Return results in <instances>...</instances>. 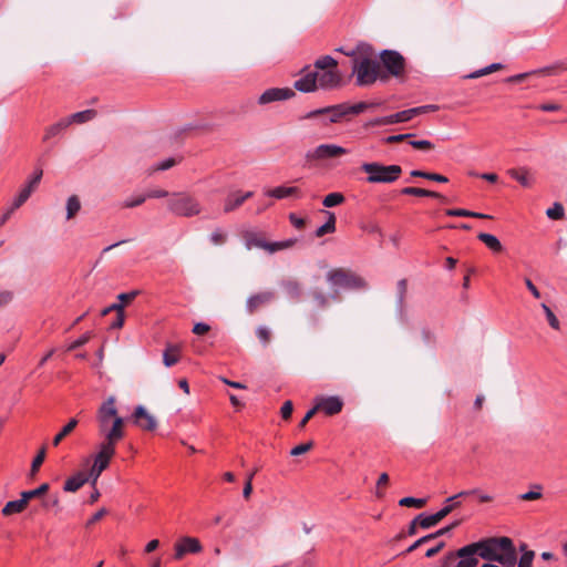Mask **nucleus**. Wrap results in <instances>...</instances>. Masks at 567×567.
Masks as SVG:
<instances>
[{
    "mask_svg": "<svg viewBox=\"0 0 567 567\" xmlns=\"http://www.w3.org/2000/svg\"><path fill=\"white\" fill-rule=\"evenodd\" d=\"M344 53L352 59V74L355 75L359 86L371 85L378 79L388 80V74L382 70L381 63L370 45H358L355 50Z\"/></svg>",
    "mask_w": 567,
    "mask_h": 567,
    "instance_id": "1",
    "label": "nucleus"
},
{
    "mask_svg": "<svg viewBox=\"0 0 567 567\" xmlns=\"http://www.w3.org/2000/svg\"><path fill=\"white\" fill-rule=\"evenodd\" d=\"M327 279L332 286L348 289H361L367 286L363 278L346 268L330 270L327 275Z\"/></svg>",
    "mask_w": 567,
    "mask_h": 567,
    "instance_id": "8",
    "label": "nucleus"
},
{
    "mask_svg": "<svg viewBox=\"0 0 567 567\" xmlns=\"http://www.w3.org/2000/svg\"><path fill=\"white\" fill-rule=\"evenodd\" d=\"M92 338V333L91 332H86L85 334H83L81 338H79L78 340L73 341L69 347H68V351H73L82 346H84L85 343H87L90 341V339Z\"/></svg>",
    "mask_w": 567,
    "mask_h": 567,
    "instance_id": "51",
    "label": "nucleus"
},
{
    "mask_svg": "<svg viewBox=\"0 0 567 567\" xmlns=\"http://www.w3.org/2000/svg\"><path fill=\"white\" fill-rule=\"evenodd\" d=\"M45 460V446H42L31 464V475H34Z\"/></svg>",
    "mask_w": 567,
    "mask_h": 567,
    "instance_id": "45",
    "label": "nucleus"
},
{
    "mask_svg": "<svg viewBox=\"0 0 567 567\" xmlns=\"http://www.w3.org/2000/svg\"><path fill=\"white\" fill-rule=\"evenodd\" d=\"M477 493V489H471V491H462L451 497H449L446 499V502L449 503L447 505H445L444 507H450L451 508V513L455 509V508H458L461 506V502L458 501V498H463V497H466V496H470V495H474Z\"/></svg>",
    "mask_w": 567,
    "mask_h": 567,
    "instance_id": "36",
    "label": "nucleus"
},
{
    "mask_svg": "<svg viewBox=\"0 0 567 567\" xmlns=\"http://www.w3.org/2000/svg\"><path fill=\"white\" fill-rule=\"evenodd\" d=\"M95 116H96V111L90 109V110L76 112V113L72 114L71 116L64 117V118L68 122V125L70 126L72 123L82 124V123L92 121L93 118H95Z\"/></svg>",
    "mask_w": 567,
    "mask_h": 567,
    "instance_id": "25",
    "label": "nucleus"
},
{
    "mask_svg": "<svg viewBox=\"0 0 567 567\" xmlns=\"http://www.w3.org/2000/svg\"><path fill=\"white\" fill-rule=\"evenodd\" d=\"M372 105L373 104H369L365 102H359L354 105L347 104L348 115L360 114V113L364 112L365 110H368Z\"/></svg>",
    "mask_w": 567,
    "mask_h": 567,
    "instance_id": "47",
    "label": "nucleus"
},
{
    "mask_svg": "<svg viewBox=\"0 0 567 567\" xmlns=\"http://www.w3.org/2000/svg\"><path fill=\"white\" fill-rule=\"evenodd\" d=\"M318 72L308 71L302 78L295 81L293 87L300 92L309 93L318 89Z\"/></svg>",
    "mask_w": 567,
    "mask_h": 567,
    "instance_id": "21",
    "label": "nucleus"
},
{
    "mask_svg": "<svg viewBox=\"0 0 567 567\" xmlns=\"http://www.w3.org/2000/svg\"><path fill=\"white\" fill-rule=\"evenodd\" d=\"M360 169L367 174L365 181L369 184H392L402 174L400 165H384L379 162H364L361 164Z\"/></svg>",
    "mask_w": 567,
    "mask_h": 567,
    "instance_id": "4",
    "label": "nucleus"
},
{
    "mask_svg": "<svg viewBox=\"0 0 567 567\" xmlns=\"http://www.w3.org/2000/svg\"><path fill=\"white\" fill-rule=\"evenodd\" d=\"M548 218L554 220L563 219L565 216L564 206L560 203H555L550 208L546 210Z\"/></svg>",
    "mask_w": 567,
    "mask_h": 567,
    "instance_id": "40",
    "label": "nucleus"
},
{
    "mask_svg": "<svg viewBox=\"0 0 567 567\" xmlns=\"http://www.w3.org/2000/svg\"><path fill=\"white\" fill-rule=\"evenodd\" d=\"M13 299V293L11 291L4 290L0 291V308L6 307Z\"/></svg>",
    "mask_w": 567,
    "mask_h": 567,
    "instance_id": "64",
    "label": "nucleus"
},
{
    "mask_svg": "<svg viewBox=\"0 0 567 567\" xmlns=\"http://www.w3.org/2000/svg\"><path fill=\"white\" fill-rule=\"evenodd\" d=\"M27 501L21 496L20 499L8 502L2 508V514L4 516H9L16 513H21L27 507Z\"/></svg>",
    "mask_w": 567,
    "mask_h": 567,
    "instance_id": "32",
    "label": "nucleus"
},
{
    "mask_svg": "<svg viewBox=\"0 0 567 567\" xmlns=\"http://www.w3.org/2000/svg\"><path fill=\"white\" fill-rule=\"evenodd\" d=\"M168 209L184 217L196 216L202 208L198 200L188 193H174L167 202Z\"/></svg>",
    "mask_w": 567,
    "mask_h": 567,
    "instance_id": "6",
    "label": "nucleus"
},
{
    "mask_svg": "<svg viewBox=\"0 0 567 567\" xmlns=\"http://www.w3.org/2000/svg\"><path fill=\"white\" fill-rule=\"evenodd\" d=\"M258 472V468H254L251 472L247 473L246 482L243 489V496L245 499H249L252 493V478Z\"/></svg>",
    "mask_w": 567,
    "mask_h": 567,
    "instance_id": "42",
    "label": "nucleus"
},
{
    "mask_svg": "<svg viewBox=\"0 0 567 567\" xmlns=\"http://www.w3.org/2000/svg\"><path fill=\"white\" fill-rule=\"evenodd\" d=\"M401 193L404 195L433 197V198H439L442 202H446V198L443 195H441L440 193H436L433 190H427L424 188H419V187H405L401 190Z\"/></svg>",
    "mask_w": 567,
    "mask_h": 567,
    "instance_id": "28",
    "label": "nucleus"
},
{
    "mask_svg": "<svg viewBox=\"0 0 567 567\" xmlns=\"http://www.w3.org/2000/svg\"><path fill=\"white\" fill-rule=\"evenodd\" d=\"M312 296L318 307L323 308L328 306V299L321 291H313Z\"/></svg>",
    "mask_w": 567,
    "mask_h": 567,
    "instance_id": "63",
    "label": "nucleus"
},
{
    "mask_svg": "<svg viewBox=\"0 0 567 567\" xmlns=\"http://www.w3.org/2000/svg\"><path fill=\"white\" fill-rule=\"evenodd\" d=\"M477 238L484 243L492 251L499 252L503 249V246L498 238L494 235L487 233H480Z\"/></svg>",
    "mask_w": 567,
    "mask_h": 567,
    "instance_id": "31",
    "label": "nucleus"
},
{
    "mask_svg": "<svg viewBox=\"0 0 567 567\" xmlns=\"http://www.w3.org/2000/svg\"><path fill=\"white\" fill-rule=\"evenodd\" d=\"M48 491H49V484L43 483L38 488L22 492L21 496L27 501V503H29V501H31L32 498L40 497V496L44 495L45 493H48Z\"/></svg>",
    "mask_w": 567,
    "mask_h": 567,
    "instance_id": "39",
    "label": "nucleus"
},
{
    "mask_svg": "<svg viewBox=\"0 0 567 567\" xmlns=\"http://www.w3.org/2000/svg\"><path fill=\"white\" fill-rule=\"evenodd\" d=\"M241 238L244 240L245 247L248 250H250L252 248H260L270 254H274L281 249L289 248L295 244L293 240L269 243V241H267V239L262 233L255 231V230L243 231Z\"/></svg>",
    "mask_w": 567,
    "mask_h": 567,
    "instance_id": "7",
    "label": "nucleus"
},
{
    "mask_svg": "<svg viewBox=\"0 0 567 567\" xmlns=\"http://www.w3.org/2000/svg\"><path fill=\"white\" fill-rule=\"evenodd\" d=\"M410 145L416 150L421 151H431L434 148V145L432 142L427 140H421V141H410Z\"/></svg>",
    "mask_w": 567,
    "mask_h": 567,
    "instance_id": "52",
    "label": "nucleus"
},
{
    "mask_svg": "<svg viewBox=\"0 0 567 567\" xmlns=\"http://www.w3.org/2000/svg\"><path fill=\"white\" fill-rule=\"evenodd\" d=\"M542 308L546 315L549 326L555 330H559L560 329L559 320L557 319L555 313L551 311V309L546 303H542Z\"/></svg>",
    "mask_w": 567,
    "mask_h": 567,
    "instance_id": "43",
    "label": "nucleus"
},
{
    "mask_svg": "<svg viewBox=\"0 0 567 567\" xmlns=\"http://www.w3.org/2000/svg\"><path fill=\"white\" fill-rule=\"evenodd\" d=\"M563 70H567L565 64L564 63H557L555 65L542 68V69L533 71V72L519 73V74L509 76V78L506 79V82L519 83V82H523L524 80H526L527 78H529L533 74H538V75H543V76L556 75V74H558Z\"/></svg>",
    "mask_w": 567,
    "mask_h": 567,
    "instance_id": "16",
    "label": "nucleus"
},
{
    "mask_svg": "<svg viewBox=\"0 0 567 567\" xmlns=\"http://www.w3.org/2000/svg\"><path fill=\"white\" fill-rule=\"evenodd\" d=\"M348 116L347 103H341L332 106H327L308 112L303 118L315 120L320 118L323 125L329 123H338L343 117Z\"/></svg>",
    "mask_w": 567,
    "mask_h": 567,
    "instance_id": "9",
    "label": "nucleus"
},
{
    "mask_svg": "<svg viewBox=\"0 0 567 567\" xmlns=\"http://www.w3.org/2000/svg\"><path fill=\"white\" fill-rule=\"evenodd\" d=\"M275 299L274 291H261L251 295L246 301V309L249 315L257 312L260 308L269 305Z\"/></svg>",
    "mask_w": 567,
    "mask_h": 567,
    "instance_id": "17",
    "label": "nucleus"
},
{
    "mask_svg": "<svg viewBox=\"0 0 567 567\" xmlns=\"http://www.w3.org/2000/svg\"><path fill=\"white\" fill-rule=\"evenodd\" d=\"M87 481H89V476L85 473L80 472L76 475H74L65 481L64 491L65 492H76Z\"/></svg>",
    "mask_w": 567,
    "mask_h": 567,
    "instance_id": "24",
    "label": "nucleus"
},
{
    "mask_svg": "<svg viewBox=\"0 0 567 567\" xmlns=\"http://www.w3.org/2000/svg\"><path fill=\"white\" fill-rule=\"evenodd\" d=\"M293 411V405L291 401L284 402L280 413L284 420H289L291 417Z\"/></svg>",
    "mask_w": 567,
    "mask_h": 567,
    "instance_id": "58",
    "label": "nucleus"
},
{
    "mask_svg": "<svg viewBox=\"0 0 567 567\" xmlns=\"http://www.w3.org/2000/svg\"><path fill=\"white\" fill-rule=\"evenodd\" d=\"M478 558L476 545L472 543L445 555L443 567H476Z\"/></svg>",
    "mask_w": 567,
    "mask_h": 567,
    "instance_id": "5",
    "label": "nucleus"
},
{
    "mask_svg": "<svg viewBox=\"0 0 567 567\" xmlns=\"http://www.w3.org/2000/svg\"><path fill=\"white\" fill-rule=\"evenodd\" d=\"M318 87L334 89L342 84V75L338 70H328L318 73L317 78Z\"/></svg>",
    "mask_w": 567,
    "mask_h": 567,
    "instance_id": "19",
    "label": "nucleus"
},
{
    "mask_svg": "<svg viewBox=\"0 0 567 567\" xmlns=\"http://www.w3.org/2000/svg\"><path fill=\"white\" fill-rule=\"evenodd\" d=\"M327 214H328L329 218H328V220L322 226H320L316 230V236L317 237H322L326 234H331V233H334V230H336V216H334V214L330 213V212H327Z\"/></svg>",
    "mask_w": 567,
    "mask_h": 567,
    "instance_id": "34",
    "label": "nucleus"
},
{
    "mask_svg": "<svg viewBox=\"0 0 567 567\" xmlns=\"http://www.w3.org/2000/svg\"><path fill=\"white\" fill-rule=\"evenodd\" d=\"M68 127H69V125H68V122L65 121V118H62L59 122L48 126L44 130L43 142H47V141L58 136L60 133H62Z\"/></svg>",
    "mask_w": 567,
    "mask_h": 567,
    "instance_id": "29",
    "label": "nucleus"
},
{
    "mask_svg": "<svg viewBox=\"0 0 567 567\" xmlns=\"http://www.w3.org/2000/svg\"><path fill=\"white\" fill-rule=\"evenodd\" d=\"M426 504L425 498L404 497L399 501L400 506L422 508Z\"/></svg>",
    "mask_w": 567,
    "mask_h": 567,
    "instance_id": "41",
    "label": "nucleus"
},
{
    "mask_svg": "<svg viewBox=\"0 0 567 567\" xmlns=\"http://www.w3.org/2000/svg\"><path fill=\"white\" fill-rule=\"evenodd\" d=\"M346 154H348V150L342 146L336 144H320L317 147L309 150L306 153L305 158L308 163H316L337 158Z\"/></svg>",
    "mask_w": 567,
    "mask_h": 567,
    "instance_id": "10",
    "label": "nucleus"
},
{
    "mask_svg": "<svg viewBox=\"0 0 567 567\" xmlns=\"http://www.w3.org/2000/svg\"><path fill=\"white\" fill-rule=\"evenodd\" d=\"M295 95V91L289 87H270L259 95L257 103L264 106L274 102L289 100Z\"/></svg>",
    "mask_w": 567,
    "mask_h": 567,
    "instance_id": "13",
    "label": "nucleus"
},
{
    "mask_svg": "<svg viewBox=\"0 0 567 567\" xmlns=\"http://www.w3.org/2000/svg\"><path fill=\"white\" fill-rule=\"evenodd\" d=\"M337 66H338V62L336 59H333L332 56L330 55H324L322 58H319L316 62H315V68L317 70H321V71H328V70H337Z\"/></svg>",
    "mask_w": 567,
    "mask_h": 567,
    "instance_id": "35",
    "label": "nucleus"
},
{
    "mask_svg": "<svg viewBox=\"0 0 567 567\" xmlns=\"http://www.w3.org/2000/svg\"><path fill=\"white\" fill-rule=\"evenodd\" d=\"M146 200V195H141L132 199H126L124 203V207L134 208L142 205Z\"/></svg>",
    "mask_w": 567,
    "mask_h": 567,
    "instance_id": "59",
    "label": "nucleus"
},
{
    "mask_svg": "<svg viewBox=\"0 0 567 567\" xmlns=\"http://www.w3.org/2000/svg\"><path fill=\"white\" fill-rule=\"evenodd\" d=\"M78 425L76 419H71L69 423L53 437L52 444L58 446L62 440L68 436Z\"/></svg>",
    "mask_w": 567,
    "mask_h": 567,
    "instance_id": "37",
    "label": "nucleus"
},
{
    "mask_svg": "<svg viewBox=\"0 0 567 567\" xmlns=\"http://www.w3.org/2000/svg\"><path fill=\"white\" fill-rule=\"evenodd\" d=\"M96 423L100 436L103 437L101 444L116 446L124 435L125 420L118 415L116 409V398L109 396L97 409Z\"/></svg>",
    "mask_w": 567,
    "mask_h": 567,
    "instance_id": "2",
    "label": "nucleus"
},
{
    "mask_svg": "<svg viewBox=\"0 0 567 567\" xmlns=\"http://www.w3.org/2000/svg\"><path fill=\"white\" fill-rule=\"evenodd\" d=\"M346 200V197L343 196V194L341 193H330L328 194L323 200H322V204L324 207H334V206H338V205H341L343 204Z\"/></svg>",
    "mask_w": 567,
    "mask_h": 567,
    "instance_id": "38",
    "label": "nucleus"
},
{
    "mask_svg": "<svg viewBox=\"0 0 567 567\" xmlns=\"http://www.w3.org/2000/svg\"><path fill=\"white\" fill-rule=\"evenodd\" d=\"M508 175L516 179L522 186L530 187L532 178L529 177V171L526 167L511 168L507 171Z\"/></svg>",
    "mask_w": 567,
    "mask_h": 567,
    "instance_id": "26",
    "label": "nucleus"
},
{
    "mask_svg": "<svg viewBox=\"0 0 567 567\" xmlns=\"http://www.w3.org/2000/svg\"><path fill=\"white\" fill-rule=\"evenodd\" d=\"M177 163H178V161H177V159H175V158H168V159H165L164 162L159 163V164L155 167V171H166V169H169V168H172L173 166H175Z\"/></svg>",
    "mask_w": 567,
    "mask_h": 567,
    "instance_id": "61",
    "label": "nucleus"
},
{
    "mask_svg": "<svg viewBox=\"0 0 567 567\" xmlns=\"http://www.w3.org/2000/svg\"><path fill=\"white\" fill-rule=\"evenodd\" d=\"M380 63L385 68L392 76H400L405 68L404 58L396 51L384 50L380 54Z\"/></svg>",
    "mask_w": 567,
    "mask_h": 567,
    "instance_id": "12",
    "label": "nucleus"
},
{
    "mask_svg": "<svg viewBox=\"0 0 567 567\" xmlns=\"http://www.w3.org/2000/svg\"><path fill=\"white\" fill-rule=\"evenodd\" d=\"M227 240H228L227 233H225L220 229H216L210 234V241L215 246H221V245L226 244Z\"/></svg>",
    "mask_w": 567,
    "mask_h": 567,
    "instance_id": "44",
    "label": "nucleus"
},
{
    "mask_svg": "<svg viewBox=\"0 0 567 567\" xmlns=\"http://www.w3.org/2000/svg\"><path fill=\"white\" fill-rule=\"evenodd\" d=\"M181 347L178 344L168 343L163 353V363L169 368L176 364L179 360Z\"/></svg>",
    "mask_w": 567,
    "mask_h": 567,
    "instance_id": "23",
    "label": "nucleus"
},
{
    "mask_svg": "<svg viewBox=\"0 0 567 567\" xmlns=\"http://www.w3.org/2000/svg\"><path fill=\"white\" fill-rule=\"evenodd\" d=\"M81 209V202L76 195H72L66 200V219H73Z\"/></svg>",
    "mask_w": 567,
    "mask_h": 567,
    "instance_id": "33",
    "label": "nucleus"
},
{
    "mask_svg": "<svg viewBox=\"0 0 567 567\" xmlns=\"http://www.w3.org/2000/svg\"><path fill=\"white\" fill-rule=\"evenodd\" d=\"M32 192L24 187L18 195V197L14 199L13 204H12V209H17L19 208L20 206H22L28 199L29 197L31 196Z\"/></svg>",
    "mask_w": 567,
    "mask_h": 567,
    "instance_id": "46",
    "label": "nucleus"
},
{
    "mask_svg": "<svg viewBox=\"0 0 567 567\" xmlns=\"http://www.w3.org/2000/svg\"><path fill=\"white\" fill-rule=\"evenodd\" d=\"M137 295H138V291L133 290L131 292L120 293L117 296V299L120 300L121 303H123V306H125V305L130 303L131 301H133Z\"/></svg>",
    "mask_w": 567,
    "mask_h": 567,
    "instance_id": "57",
    "label": "nucleus"
},
{
    "mask_svg": "<svg viewBox=\"0 0 567 567\" xmlns=\"http://www.w3.org/2000/svg\"><path fill=\"white\" fill-rule=\"evenodd\" d=\"M446 215L455 216V217H470L471 210L462 209V208H453V209H447Z\"/></svg>",
    "mask_w": 567,
    "mask_h": 567,
    "instance_id": "62",
    "label": "nucleus"
},
{
    "mask_svg": "<svg viewBox=\"0 0 567 567\" xmlns=\"http://www.w3.org/2000/svg\"><path fill=\"white\" fill-rule=\"evenodd\" d=\"M312 447H313V442L309 441L307 443H303V444H300V445H297L296 447H293L290 451V455H292V456L302 455V454L309 452Z\"/></svg>",
    "mask_w": 567,
    "mask_h": 567,
    "instance_id": "49",
    "label": "nucleus"
},
{
    "mask_svg": "<svg viewBox=\"0 0 567 567\" xmlns=\"http://www.w3.org/2000/svg\"><path fill=\"white\" fill-rule=\"evenodd\" d=\"M298 194H299V189L297 187H285V186L275 187L267 192L268 196H271L277 199H282V198H286L289 196H296Z\"/></svg>",
    "mask_w": 567,
    "mask_h": 567,
    "instance_id": "30",
    "label": "nucleus"
},
{
    "mask_svg": "<svg viewBox=\"0 0 567 567\" xmlns=\"http://www.w3.org/2000/svg\"><path fill=\"white\" fill-rule=\"evenodd\" d=\"M133 422L144 431H154L157 427V420L150 414L143 405L135 408L132 414Z\"/></svg>",
    "mask_w": 567,
    "mask_h": 567,
    "instance_id": "15",
    "label": "nucleus"
},
{
    "mask_svg": "<svg viewBox=\"0 0 567 567\" xmlns=\"http://www.w3.org/2000/svg\"><path fill=\"white\" fill-rule=\"evenodd\" d=\"M534 558V550H525L518 560V567H532Z\"/></svg>",
    "mask_w": 567,
    "mask_h": 567,
    "instance_id": "48",
    "label": "nucleus"
},
{
    "mask_svg": "<svg viewBox=\"0 0 567 567\" xmlns=\"http://www.w3.org/2000/svg\"><path fill=\"white\" fill-rule=\"evenodd\" d=\"M415 116V112L413 109L404 110L401 112H398L395 114H391L385 116V120L383 123H389V125L396 124V123H403L409 122Z\"/></svg>",
    "mask_w": 567,
    "mask_h": 567,
    "instance_id": "27",
    "label": "nucleus"
},
{
    "mask_svg": "<svg viewBox=\"0 0 567 567\" xmlns=\"http://www.w3.org/2000/svg\"><path fill=\"white\" fill-rule=\"evenodd\" d=\"M449 514H451L450 507H443L437 513L430 516H423V514H420V526L424 529L433 527L436 524H439L443 518H445Z\"/></svg>",
    "mask_w": 567,
    "mask_h": 567,
    "instance_id": "22",
    "label": "nucleus"
},
{
    "mask_svg": "<svg viewBox=\"0 0 567 567\" xmlns=\"http://www.w3.org/2000/svg\"><path fill=\"white\" fill-rule=\"evenodd\" d=\"M478 556L485 560H494L504 567H514L517 553L514 543L508 537H489L475 542Z\"/></svg>",
    "mask_w": 567,
    "mask_h": 567,
    "instance_id": "3",
    "label": "nucleus"
},
{
    "mask_svg": "<svg viewBox=\"0 0 567 567\" xmlns=\"http://www.w3.org/2000/svg\"><path fill=\"white\" fill-rule=\"evenodd\" d=\"M258 339L266 346L270 342L271 333L266 327H258L256 330Z\"/></svg>",
    "mask_w": 567,
    "mask_h": 567,
    "instance_id": "53",
    "label": "nucleus"
},
{
    "mask_svg": "<svg viewBox=\"0 0 567 567\" xmlns=\"http://www.w3.org/2000/svg\"><path fill=\"white\" fill-rule=\"evenodd\" d=\"M414 136V134H411V133H406V134H398V135H391V136H388L384 142L388 143V144H394V143H400V142H403V141H409L410 142V138Z\"/></svg>",
    "mask_w": 567,
    "mask_h": 567,
    "instance_id": "55",
    "label": "nucleus"
},
{
    "mask_svg": "<svg viewBox=\"0 0 567 567\" xmlns=\"http://www.w3.org/2000/svg\"><path fill=\"white\" fill-rule=\"evenodd\" d=\"M389 483V475L386 473H382L380 476H379V480L377 482V489H375V496L378 498H381L383 497V492H382V488L385 487Z\"/></svg>",
    "mask_w": 567,
    "mask_h": 567,
    "instance_id": "50",
    "label": "nucleus"
},
{
    "mask_svg": "<svg viewBox=\"0 0 567 567\" xmlns=\"http://www.w3.org/2000/svg\"><path fill=\"white\" fill-rule=\"evenodd\" d=\"M115 454V446L100 444L99 453L95 456L94 464L90 471L89 480H92V485L96 484L97 478L104 470L107 468L111 458Z\"/></svg>",
    "mask_w": 567,
    "mask_h": 567,
    "instance_id": "11",
    "label": "nucleus"
},
{
    "mask_svg": "<svg viewBox=\"0 0 567 567\" xmlns=\"http://www.w3.org/2000/svg\"><path fill=\"white\" fill-rule=\"evenodd\" d=\"M316 406L318 411H323L327 415H336L341 412L343 402L338 396H322L317 399Z\"/></svg>",
    "mask_w": 567,
    "mask_h": 567,
    "instance_id": "18",
    "label": "nucleus"
},
{
    "mask_svg": "<svg viewBox=\"0 0 567 567\" xmlns=\"http://www.w3.org/2000/svg\"><path fill=\"white\" fill-rule=\"evenodd\" d=\"M42 175H43L42 169H40V168L37 169L33 177L29 181V183L25 185V187L29 188L31 192H33L38 187V185L42 178Z\"/></svg>",
    "mask_w": 567,
    "mask_h": 567,
    "instance_id": "56",
    "label": "nucleus"
},
{
    "mask_svg": "<svg viewBox=\"0 0 567 567\" xmlns=\"http://www.w3.org/2000/svg\"><path fill=\"white\" fill-rule=\"evenodd\" d=\"M415 112V116L427 113V112H435L439 110V105L429 104L423 106L413 107Z\"/></svg>",
    "mask_w": 567,
    "mask_h": 567,
    "instance_id": "60",
    "label": "nucleus"
},
{
    "mask_svg": "<svg viewBox=\"0 0 567 567\" xmlns=\"http://www.w3.org/2000/svg\"><path fill=\"white\" fill-rule=\"evenodd\" d=\"M285 289L287 293L293 298H297L300 296V287L299 284L296 281H287L285 284Z\"/></svg>",
    "mask_w": 567,
    "mask_h": 567,
    "instance_id": "54",
    "label": "nucleus"
},
{
    "mask_svg": "<svg viewBox=\"0 0 567 567\" xmlns=\"http://www.w3.org/2000/svg\"><path fill=\"white\" fill-rule=\"evenodd\" d=\"M202 550L203 546L197 538L184 536L175 544L174 558L181 560L186 554H198Z\"/></svg>",
    "mask_w": 567,
    "mask_h": 567,
    "instance_id": "14",
    "label": "nucleus"
},
{
    "mask_svg": "<svg viewBox=\"0 0 567 567\" xmlns=\"http://www.w3.org/2000/svg\"><path fill=\"white\" fill-rule=\"evenodd\" d=\"M254 195L252 192H246V193H241V192H235V193H230L226 199H225V204H224V212L225 213H230L235 209H237L238 207H240L247 199L251 198Z\"/></svg>",
    "mask_w": 567,
    "mask_h": 567,
    "instance_id": "20",
    "label": "nucleus"
}]
</instances>
